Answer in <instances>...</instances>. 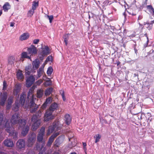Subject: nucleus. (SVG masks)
Masks as SVG:
<instances>
[{
	"label": "nucleus",
	"instance_id": "nucleus-1",
	"mask_svg": "<svg viewBox=\"0 0 154 154\" xmlns=\"http://www.w3.org/2000/svg\"><path fill=\"white\" fill-rule=\"evenodd\" d=\"M20 118L19 114L15 113L11 117L10 120L11 124L8 122V121H7L5 124L7 123L8 125L9 124L10 126L12 127H13V125L16 124H17L19 125H20L21 124L23 125H26V120L23 119H20Z\"/></svg>",
	"mask_w": 154,
	"mask_h": 154
},
{
	"label": "nucleus",
	"instance_id": "nucleus-2",
	"mask_svg": "<svg viewBox=\"0 0 154 154\" xmlns=\"http://www.w3.org/2000/svg\"><path fill=\"white\" fill-rule=\"evenodd\" d=\"M42 115V112L39 110L36 115H33L32 118V121L34 122L32 126V129L33 131L36 130L40 124V120L39 117Z\"/></svg>",
	"mask_w": 154,
	"mask_h": 154
},
{
	"label": "nucleus",
	"instance_id": "nucleus-3",
	"mask_svg": "<svg viewBox=\"0 0 154 154\" xmlns=\"http://www.w3.org/2000/svg\"><path fill=\"white\" fill-rule=\"evenodd\" d=\"M33 93V91L31 90H29L28 94L27 97L29 98L30 96L32 95V98L30 100L29 106L31 108L30 112L32 113L35 112L39 106V105H36L35 103L34 100H35L36 99L34 97Z\"/></svg>",
	"mask_w": 154,
	"mask_h": 154
},
{
	"label": "nucleus",
	"instance_id": "nucleus-4",
	"mask_svg": "<svg viewBox=\"0 0 154 154\" xmlns=\"http://www.w3.org/2000/svg\"><path fill=\"white\" fill-rule=\"evenodd\" d=\"M26 95L25 93L23 92L20 96L19 102L18 100H16L15 105L13 106L12 109L15 111H17L20 105L23 106L25 102Z\"/></svg>",
	"mask_w": 154,
	"mask_h": 154
},
{
	"label": "nucleus",
	"instance_id": "nucleus-5",
	"mask_svg": "<svg viewBox=\"0 0 154 154\" xmlns=\"http://www.w3.org/2000/svg\"><path fill=\"white\" fill-rule=\"evenodd\" d=\"M5 126L6 130L9 133V135L13 136L14 139L16 140L17 139L18 133L15 132L14 128L11 127L9 124L8 125L7 123L5 124Z\"/></svg>",
	"mask_w": 154,
	"mask_h": 154
},
{
	"label": "nucleus",
	"instance_id": "nucleus-6",
	"mask_svg": "<svg viewBox=\"0 0 154 154\" xmlns=\"http://www.w3.org/2000/svg\"><path fill=\"white\" fill-rule=\"evenodd\" d=\"M50 50L48 46H45L44 48H42L41 51L38 54V57L40 60H42L44 57L49 54Z\"/></svg>",
	"mask_w": 154,
	"mask_h": 154
},
{
	"label": "nucleus",
	"instance_id": "nucleus-7",
	"mask_svg": "<svg viewBox=\"0 0 154 154\" xmlns=\"http://www.w3.org/2000/svg\"><path fill=\"white\" fill-rule=\"evenodd\" d=\"M36 134L34 133H32L29 136V137L27 142V146L29 147L32 146L35 142L36 139Z\"/></svg>",
	"mask_w": 154,
	"mask_h": 154
},
{
	"label": "nucleus",
	"instance_id": "nucleus-8",
	"mask_svg": "<svg viewBox=\"0 0 154 154\" xmlns=\"http://www.w3.org/2000/svg\"><path fill=\"white\" fill-rule=\"evenodd\" d=\"M41 142L42 143L41 146L38 143H36L35 146L36 149L40 150L39 154H46V153H45V149L44 147L45 144V140H43Z\"/></svg>",
	"mask_w": 154,
	"mask_h": 154
},
{
	"label": "nucleus",
	"instance_id": "nucleus-9",
	"mask_svg": "<svg viewBox=\"0 0 154 154\" xmlns=\"http://www.w3.org/2000/svg\"><path fill=\"white\" fill-rule=\"evenodd\" d=\"M52 113L53 112L47 109L45 114L44 121L48 122L50 120L54 119V116L52 114Z\"/></svg>",
	"mask_w": 154,
	"mask_h": 154
},
{
	"label": "nucleus",
	"instance_id": "nucleus-10",
	"mask_svg": "<svg viewBox=\"0 0 154 154\" xmlns=\"http://www.w3.org/2000/svg\"><path fill=\"white\" fill-rule=\"evenodd\" d=\"M27 51L28 54L31 56L36 54L37 52V50L34 45H31L30 47L27 48Z\"/></svg>",
	"mask_w": 154,
	"mask_h": 154
},
{
	"label": "nucleus",
	"instance_id": "nucleus-11",
	"mask_svg": "<svg viewBox=\"0 0 154 154\" xmlns=\"http://www.w3.org/2000/svg\"><path fill=\"white\" fill-rule=\"evenodd\" d=\"M20 128H22V131L21 134L22 135L25 136L27 134L29 129V127L28 125H23L21 124L20 125H19Z\"/></svg>",
	"mask_w": 154,
	"mask_h": 154
},
{
	"label": "nucleus",
	"instance_id": "nucleus-12",
	"mask_svg": "<svg viewBox=\"0 0 154 154\" xmlns=\"http://www.w3.org/2000/svg\"><path fill=\"white\" fill-rule=\"evenodd\" d=\"M45 132V128L42 127L40 129L39 134L37 137V140L39 142L43 141V137Z\"/></svg>",
	"mask_w": 154,
	"mask_h": 154
},
{
	"label": "nucleus",
	"instance_id": "nucleus-13",
	"mask_svg": "<svg viewBox=\"0 0 154 154\" xmlns=\"http://www.w3.org/2000/svg\"><path fill=\"white\" fill-rule=\"evenodd\" d=\"M35 79L33 75L30 76L27 78L26 80V86L29 87L31 86L35 81Z\"/></svg>",
	"mask_w": 154,
	"mask_h": 154
},
{
	"label": "nucleus",
	"instance_id": "nucleus-14",
	"mask_svg": "<svg viewBox=\"0 0 154 154\" xmlns=\"http://www.w3.org/2000/svg\"><path fill=\"white\" fill-rule=\"evenodd\" d=\"M17 145L19 149L24 148L25 146V140L23 139H19L17 142Z\"/></svg>",
	"mask_w": 154,
	"mask_h": 154
},
{
	"label": "nucleus",
	"instance_id": "nucleus-15",
	"mask_svg": "<svg viewBox=\"0 0 154 154\" xmlns=\"http://www.w3.org/2000/svg\"><path fill=\"white\" fill-rule=\"evenodd\" d=\"M1 93H0V95H1V99L0 102V105L3 106L4 105L5 102L7 98V93L6 92H4L2 94Z\"/></svg>",
	"mask_w": 154,
	"mask_h": 154
},
{
	"label": "nucleus",
	"instance_id": "nucleus-16",
	"mask_svg": "<svg viewBox=\"0 0 154 154\" xmlns=\"http://www.w3.org/2000/svg\"><path fill=\"white\" fill-rule=\"evenodd\" d=\"M58 104L54 102L51 104L48 109L53 112L56 111L58 109Z\"/></svg>",
	"mask_w": 154,
	"mask_h": 154
},
{
	"label": "nucleus",
	"instance_id": "nucleus-17",
	"mask_svg": "<svg viewBox=\"0 0 154 154\" xmlns=\"http://www.w3.org/2000/svg\"><path fill=\"white\" fill-rule=\"evenodd\" d=\"M21 86L20 84L19 83H17L14 91V95L17 96L18 94L21 90Z\"/></svg>",
	"mask_w": 154,
	"mask_h": 154
},
{
	"label": "nucleus",
	"instance_id": "nucleus-18",
	"mask_svg": "<svg viewBox=\"0 0 154 154\" xmlns=\"http://www.w3.org/2000/svg\"><path fill=\"white\" fill-rule=\"evenodd\" d=\"M3 143L5 146L8 147H12L14 145L13 141L10 139L5 140Z\"/></svg>",
	"mask_w": 154,
	"mask_h": 154
},
{
	"label": "nucleus",
	"instance_id": "nucleus-19",
	"mask_svg": "<svg viewBox=\"0 0 154 154\" xmlns=\"http://www.w3.org/2000/svg\"><path fill=\"white\" fill-rule=\"evenodd\" d=\"M29 34L28 32H25L22 34L20 37L21 41H24L28 39L29 37Z\"/></svg>",
	"mask_w": 154,
	"mask_h": 154
},
{
	"label": "nucleus",
	"instance_id": "nucleus-20",
	"mask_svg": "<svg viewBox=\"0 0 154 154\" xmlns=\"http://www.w3.org/2000/svg\"><path fill=\"white\" fill-rule=\"evenodd\" d=\"M37 76H36V79L39 78L42 75H43L44 73L43 67L40 68L37 71Z\"/></svg>",
	"mask_w": 154,
	"mask_h": 154
},
{
	"label": "nucleus",
	"instance_id": "nucleus-21",
	"mask_svg": "<svg viewBox=\"0 0 154 154\" xmlns=\"http://www.w3.org/2000/svg\"><path fill=\"white\" fill-rule=\"evenodd\" d=\"M52 98L51 97H49L47 98L45 103L42 105V109H45L47 106L48 104L52 102Z\"/></svg>",
	"mask_w": 154,
	"mask_h": 154
},
{
	"label": "nucleus",
	"instance_id": "nucleus-22",
	"mask_svg": "<svg viewBox=\"0 0 154 154\" xmlns=\"http://www.w3.org/2000/svg\"><path fill=\"white\" fill-rule=\"evenodd\" d=\"M64 121L66 124L67 125H69L71 123V118L69 114H66L65 116Z\"/></svg>",
	"mask_w": 154,
	"mask_h": 154
},
{
	"label": "nucleus",
	"instance_id": "nucleus-23",
	"mask_svg": "<svg viewBox=\"0 0 154 154\" xmlns=\"http://www.w3.org/2000/svg\"><path fill=\"white\" fill-rule=\"evenodd\" d=\"M17 76L18 79L20 81H22L24 78V76L22 73V71L20 70L17 71Z\"/></svg>",
	"mask_w": 154,
	"mask_h": 154
},
{
	"label": "nucleus",
	"instance_id": "nucleus-24",
	"mask_svg": "<svg viewBox=\"0 0 154 154\" xmlns=\"http://www.w3.org/2000/svg\"><path fill=\"white\" fill-rule=\"evenodd\" d=\"M56 127V125H55L54 124H53V125H52L51 126H50L48 130L47 134L48 135L49 134L53 132L54 131Z\"/></svg>",
	"mask_w": 154,
	"mask_h": 154
},
{
	"label": "nucleus",
	"instance_id": "nucleus-25",
	"mask_svg": "<svg viewBox=\"0 0 154 154\" xmlns=\"http://www.w3.org/2000/svg\"><path fill=\"white\" fill-rule=\"evenodd\" d=\"M44 94V91L42 89H38L37 90V94L38 98H40L42 97Z\"/></svg>",
	"mask_w": 154,
	"mask_h": 154
},
{
	"label": "nucleus",
	"instance_id": "nucleus-26",
	"mask_svg": "<svg viewBox=\"0 0 154 154\" xmlns=\"http://www.w3.org/2000/svg\"><path fill=\"white\" fill-rule=\"evenodd\" d=\"M11 6L8 2H6L3 6V9L5 11H7L10 8Z\"/></svg>",
	"mask_w": 154,
	"mask_h": 154
},
{
	"label": "nucleus",
	"instance_id": "nucleus-27",
	"mask_svg": "<svg viewBox=\"0 0 154 154\" xmlns=\"http://www.w3.org/2000/svg\"><path fill=\"white\" fill-rule=\"evenodd\" d=\"M31 56L28 54V52H22L21 54V58H28L30 59Z\"/></svg>",
	"mask_w": 154,
	"mask_h": 154
},
{
	"label": "nucleus",
	"instance_id": "nucleus-28",
	"mask_svg": "<svg viewBox=\"0 0 154 154\" xmlns=\"http://www.w3.org/2000/svg\"><path fill=\"white\" fill-rule=\"evenodd\" d=\"M38 6V1H34L32 2V8L33 10H35L36 8Z\"/></svg>",
	"mask_w": 154,
	"mask_h": 154
},
{
	"label": "nucleus",
	"instance_id": "nucleus-29",
	"mask_svg": "<svg viewBox=\"0 0 154 154\" xmlns=\"http://www.w3.org/2000/svg\"><path fill=\"white\" fill-rule=\"evenodd\" d=\"M146 8L150 12L154 14V9L152 5H146Z\"/></svg>",
	"mask_w": 154,
	"mask_h": 154
},
{
	"label": "nucleus",
	"instance_id": "nucleus-30",
	"mask_svg": "<svg viewBox=\"0 0 154 154\" xmlns=\"http://www.w3.org/2000/svg\"><path fill=\"white\" fill-rule=\"evenodd\" d=\"M32 64L33 65V68L34 69H36L39 66V63L38 61H34L33 62Z\"/></svg>",
	"mask_w": 154,
	"mask_h": 154
},
{
	"label": "nucleus",
	"instance_id": "nucleus-31",
	"mask_svg": "<svg viewBox=\"0 0 154 154\" xmlns=\"http://www.w3.org/2000/svg\"><path fill=\"white\" fill-rule=\"evenodd\" d=\"M48 79L46 80L45 82L44 83V85L45 87L49 86L51 85L52 82L51 80L49 78Z\"/></svg>",
	"mask_w": 154,
	"mask_h": 154
},
{
	"label": "nucleus",
	"instance_id": "nucleus-32",
	"mask_svg": "<svg viewBox=\"0 0 154 154\" xmlns=\"http://www.w3.org/2000/svg\"><path fill=\"white\" fill-rule=\"evenodd\" d=\"M101 137V135L99 134H96L94 137V138L95 139V143H97L99 141Z\"/></svg>",
	"mask_w": 154,
	"mask_h": 154
},
{
	"label": "nucleus",
	"instance_id": "nucleus-33",
	"mask_svg": "<svg viewBox=\"0 0 154 154\" xmlns=\"http://www.w3.org/2000/svg\"><path fill=\"white\" fill-rule=\"evenodd\" d=\"M54 138L53 136H51L49 138L48 141L47 145L48 146H50L54 141Z\"/></svg>",
	"mask_w": 154,
	"mask_h": 154
},
{
	"label": "nucleus",
	"instance_id": "nucleus-34",
	"mask_svg": "<svg viewBox=\"0 0 154 154\" xmlns=\"http://www.w3.org/2000/svg\"><path fill=\"white\" fill-rule=\"evenodd\" d=\"M52 90V89L51 88H47L45 90V95L47 96L50 94L51 93Z\"/></svg>",
	"mask_w": 154,
	"mask_h": 154
},
{
	"label": "nucleus",
	"instance_id": "nucleus-35",
	"mask_svg": "<svg viewBox=\"0 0 154 154\" xmlns=\"http://www.w3.org/2000/svg\"><path fill=\"white\" fill-rule=\"evenodd\" d=\"M148 22L144 23V25L146 26V28L149 30H151L152 28V25L149 24Z\"/></svg>",
	"mask_w": 154,
	"mask_h": 154
},
{
	"label": "nucleus",
	"instance_id": "nucleus-36",
	"mask_svg": "<svg viewBox=\"0 0 154 154\" xmlns=\"http://www.w3.org/2000/svg\"><path fill=\"white\" fill-rule=\"evenodd\" d=\"M53 71V69L51 66L49 67L47 71V74L49 75H51Z\"/></svg>",
	"mask_w": 154,
	"mask_h": 154
},
{
	"label": "nucleus",
	"instance_id": "nucleus-37",
	"mask_svg": "<svg viewBox=\"0 0 154 154\" xmlns=\"http://www.w3.org/2000/svg\"><path fill=\"white\" fill-rule=\"evenodd\" d=\"M35 10H33L32 8H31V9L29 10L28 12V16L29 17H31L34 14Z\"/></svg>",
	"mask_w": 154,
	"mask_h": 154
},
{
	"label": "nucleus",
	"instance_id": "nucleus-38",
	"mask_svg": "<svg viewBox=\"0 0 154 154\" xmlns=\"http://www.w3.org/2000/svg\"><path fill=\"white\" fill-rule=\"evenodd\" d=\"M70 34H67L65 35L64 36V42L65 43V45H67L68 44V39L67 38V37H68V35H69Z\"/></svg>",
	"mask_w": 154,
	"mask_h": 154
},
{
	"label": "nucleus",
	"instance_id": "nucleus-39",
	"mask_svg": "<svg viewBox=\"0 0 154 154\" xmlns=\"http://www.w3.org/2000/svg\"><path fill=\"white\" fill-rule=\"evenodd\" d=\"M3 114L2 113H0V125L3 124Z\"/></svg>",
	"mask_w": 154,
	"mask_h": 154
},
{
	"label": "nucleus",
	"instance_id": "nucleus-40",
	"mask_svg": "<svg viewBox=\"0 0 154 154\" xmlns=\"http://www.w3.org/2000/svg\"><path fill=\"white\" fill-rule=\"evenodd\" d=\"M46 17L49 20L50 23H51L54 18L53 16V15L49 16L47 15Z\"/></svg>",
	"mask_w": 154,
	"mask_h": 154
},
{
	"label": "nucleus",
	"instance_id": "nucleus-41",
	"mask_svg": "<svg viewBox=\"0 0 154 154\" xmlns=\"http://www.w3.org/2000/svg\"><path fill=\"white\" fill-rule=\"evenodd\" d=\"M150 1V0H145L143 3L142 5L144 7L146 6L147 4H149Z\"/></svg>",
	"mask_w": 154,
	"mask_h": 154
},
{
	"label": "nucleus",
	"instance_id": "nucleus-42",
	"mask_svg": "<svg viewBox=\"0 0 154 154\" xmlns=\"http://www.w3.org/2000/svg\"><path fill=\"white\" fill-rule=\"evenodd\" d=\"M52 60V58L51 56H48L45 60V62H47L48 61H51Z\"/></svg>",
	"mask_w": 154,
	"mask_h": 154
},
{
	"label": "nucleus",
	"instance_id": "nucleus-43",
	"mask_svg": "<svg viewBox=\"0 0 154 154\" xmlns=\"http://www.w3.org/2000/svg\"><path fill=\"white\" fill-rule=\"evenodd\" d=\"M7 83L6 81H4L3 83V90H5L7 88Z\"/></svg>",
	"mask_w": 154,
	"mask_h": 154
},
{
	"label": "nucleus",
	"instance_id": "nucleus-44",
	"mask_svg": "<svg viewBox=\"0 0 154 154\" xmlns=\"http://www.w3.org/2000/svg\"><path fill=\"white\" fill-rule=\"evenodd\" d=\"M60 93L61 94L63 100V101H65L66 100V99L64 96V92L63 91H61L60 92Z\"/></svg>",
	"mask_w": 154,
	"mask_h": 154
},
{
	"label": "nucleus",
	"instance_id": "nucleus-45",
	"mask_svg": "<svg viewBox=\"0 0 154 154\" xmlns=\"http://www.w3.org/2000/svg\"><path fill=\"white\" fill-rule=\"evenodd\" d=\"M8 103L10 104H11L13 102V97H10L8 100Z\"/></svg>",
	"mask_w": 154,
	"mask_h": 154
},
{
	"label": "nucleus",
	"instance_id": "nucleus-46",
	"mask_svg": "<svg viewBox=\"0 0 154 154\" xmlns=\"http://www.w3.org/2000/svg\"><path fill=\"white\" fill-rule=\"evenodd\" d=\"M42 82V80L41 79H40L37 81L36 82V83L37 85H39L41 84Z\"/></svg>",
	"mask_w": 154,
	"mask_h": 154
},
{
	"label": "nucleus",
	"instance_id": "nucleus-47",
	"mask_svg": "<svg viewBox=\"0 0 154 154\" xmlns=\"http://www.w3.org/2000/svg\"><path fill=\"white\" fill-rule=\"evenodd\" d=\"M39 40L38 39H35L33 41V43L35 44H37L39 42Z\"/></svg>",
	"mask_w": 154,
	"mask_h": 154
},
{
	"label": "nucleus",
	"instance_id": "nucleus-48",
	"mask_svg": "<svg viewBox=\"0 0 154 154\" xmlns=\"http://www.w3.org/2000/svg\"><path fill=\"white\" fill-rule=\"evenodd\" d=\"M59 133L57 132L55 134H53V135H52L51 136H53V137L55 138L57 136L59 135Z\"/></svg>",
	"mask_w": 154,
	"mask_h": 154
},
{
	"label": "nucleus",
	"instance_id": "nucleus-49",
	"mask_svg": "<svg viewBox=\"0 0 154 154\" xmlns=\"http://www.w3.org/2000/svg\"><path fill=\"white\" fill-rule=\"evenodd\" d=\"M82 144L83 146V148L85 150V151L86 149V143H85L83 142Z\"/></svg>",
	"mask_w": 154,
	"mask_h": 154
},
{
	"label": "nucleus",
	"instance_id": "nucleus-50",
	"mask_svg": "<svg viewBox=\"0 0 154 154\" xmlns=\"http://www.w3.org/2000/svg\"><path fill=\"white\" fill-rule=\"evenodd\" d=\"M27 154H35V153L33 150H30L29 151Z\"/></svg>",
	"mask_w": 154,
	"mask_h": 154
},
{
	"label": "nucleus",
	"instance_id": "nucleus-51",
	"mask_svg": "<svg viewBox=\"0 0 154 154\" xmlns=\"http://www.w3.org/2000/svg\"><path fill=\"white\" fill-rule=\"evenodd\" d=\"M11 104L8 103V104L6 106L7 109V110L9 109H10V108H11Z\"/></svg>",
	"mask_w": 154,
	"mask_h": 154
},
{
	"label": "nucleus",
	"instance_id": "nucleus-52",
	"mask_svg": "<svg viewBox=\"0 0 154 154\" xmlns=\"http://www.w3.org/2000/svg\"><path fill=\"white\" fill-rule=\"evenodd\" d=\"M146 22H148L149 23V24H150V25H152V24L154 23V20L151 21L150 22L149 21H147Z\"/></svg>",
	"mask_w": 154,
	"mask_h": 154
},
{
	"label": "nucleus",
	"instance_id": "nucleus-53",
	"mask_svg": "<svg viewBox=\"0 0 154 154\" xmlns=\"http://www.w3.org/2000/svg\"><path fill=\"white\" fill-rule=\"evenodd\" d=\"M143 18V16H142L140 15H139V17H138V20H140L141 19Z\"/></svg>",
	"mask_w": 154,
	"mask_h": 154
},
{
	"label": "nucleus",
	"instance_id": "nucleus-54",
	"mask_svg": "<svg viewBox=\"0 0 154 154\" xmlns=\"http://www.w3.org/2000/svg\"><path fill=\"white\" fill-rule=\"evenodd\" d=\"M14 24H15V23H14L11 22L10 23V26L11 27L13 26H14Z\"/></svg>",
	"mask_w": 154,
	"mask_h": 154
},
{
	"label": "nucleus",
	"instance_id": "nucleus-55",
	"mask_svg": "<svg viewBox=\"0 0 154 154\" xmlns=\"http://www.w3.org/2000/svg\"><path fill=\"white\" fill-rule=\"evenodd\" d=\"M3 139V137L0 134V140H2Z\"/></svg>",
	"mask_w": 154,
	"mask_h": 154
},
{
	"label": "nucleus",
	"instance_id": "nucleus-56",
	"mask_svg": "<svg viewBox=\"0 0 154 154\" xmlns=\"http://www.w3.org/2000/svg\"><path fill=\"white\" fill-rule=\"evenodd\" d=\"M2 10H0V16L1 15V14H2Z\"/></svg>",
	"mask_w": 154,
	"mask_h": 154
},
{
	"label": "nucleus",
	"instance_id": "nucleus-57",
	"mask_svg": "<svg viewBox=\"0 0 154 154\" xmlns=\"http://www.w3.org/2000/svg\"><path fill=\"white\" fill-rule=\"evenodd\" d=\"M70 154H77L75 152H72L70 153Z\"/></svg>",
	"mask_w": 154,
	"mask_h": 154
},
{
	"label": "nucleus",
	"instance_id": "nucleus-58",
	"mask_svg": "<svg viewBox=\"0 0 154 154\" xmlns=\"http://www.w3.org/2000/svg\"><path fill=\"white\" fill-rule=\"evenodd\" d=\"M120 63L119 62L118 63H117V65H118L119 64H120Z\"/></svg>",
	"mask_w": 154,
	"mask_h": 154
},
{
	"label": "nucleus",
	"instance_id": "nucleus-59",
	"mask_svg": "<svg viewBox=\"0 0 154 154\" xmlns=\"http://www.w3.org/2000/svg\"><path fill=\"white\" fill-rule=\"evenodd\" d=\"M88 15H89V18L90 19V15L89 14H88Z\"/></svg>",
	"mask_w": 154,
	"mask_h": 154
},
{
	"label": "nucleus",
	"instance_id": "nucleus-60",
	"mask_svg": "<svg viewBox=\"0 0 154 154\" xmlns=\"http://www.w3.org/2000/svg\"><path fill=\"white\" fill-rule=\"evenodd\" d=\"M27 106H25V108H27Z\"/></svg>",
	"mask_w": 154,
	"mask_h": 154
},
{
	"label": "nucleus",
	"instance_id": "nucleus-61",
	"mask_svg": "<svg viewBox=\"0 0 154 154\" xmlns=\"http://www.w3.org/2000/svg\"><path fill=\"white\" fill-rule=\"evenodd\" d=\"M16 0V1H17V2H18V1H19V0Z\"/></svg>",
	"mask_w": 154,
	"mask_h": 154
}]
</instances>
